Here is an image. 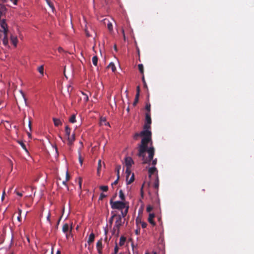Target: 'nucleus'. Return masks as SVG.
Wrapping results in <instances>:
<instances>
[{
  "label": "nucleus",
  "instance_id": "nucleus-1",
  "mask_svg": "<svg viewBox=\"0 0 254 254\" xmlns=\"http://www.w3.org/2000/svg\"><path fill=\"white\" fill-rule=\"evenodd\" d=\"M151 135L150 130L143 129L140 133H135L133 136L135 140H137L140 136L142 137L141 143L138 145L137 156L142 158L143 163H149L154 155L155 149L152 146Z\"/></svg>",
  "mask_w": 254,
  "mask_h": 254
},
{
  "label": "nucleus",
  "instance_id": "nucleus-2",
  "mask_svg": "<svg viewBox=\"0 0 254 254\" xmlns=\"http://www.w3.org/2000/svg\"><path fill=\"white\" fill-rule=\"evenodd\" d=\"M0 26L1 28L2 29L3 33V38L2 39L3 44L5 46H7L8 43L7 34L8 32V27L7 23L5 22L4 19H2L0 21Z\"/></svg>",
  "mask_w": 254,
  "mask_h": 254
},
{
  "label": "nucleus",
  "instance_id": "nucleus-3",
  "mask_svg": "<svg viewBox=\"0 0 254 254\" xmlns=\"http://www.w3.org/2000/svg\"><path fill=\"white\" fill-rule=\"evenodd\" d=\"M110 203L113 209L123 210L126 207V203L122 201H113V199H111Z\"/></svg>",
  "mask_w": 254,
  "mask_h": 254
},
{
  "label": "nucleus",
  "instance_id": "nucleus-4",
  "mask_svg": "<svg viewBox=\"0 0 254 254\" xmlns=\"http://www.w3.org/2000/svg\"><path fill=\"white\" fill-rule=\"evenodd\" d=\"M151 124V119L150 116V113H146L145 114V123L143 126V129L148 130H150Z\"/></svg>",
  "mask_w": 254,
  "mask_h": 254
},
{
  "label": "nucleus",
  "instance_id": "nucleus-5",
  "mask_svg": "<svg viewBox=\"0 0 254 254\" xmlns=\"http://www.w3.org/2000/svg\"><path fill=\"white\" fill-rule=\"evenodd\" d=\"M123 225L122 216L120 215H117L116 216V220L115 222V224L114 227V230L117 231V233L119 234L120 231V228L121 226Z\"/></svg>",
  "mask_w": 254,
  "mask_h": 254
},
{
  "label": "nucleus",
  "instance_id": "nucleus-6",
  "mask_svg": "<svg viewBox=\"0 0 254 254\" xmlns=\"http://www.w3.org/2000/svg\"><path fill=\"white\" fill-rule=\"evenodd\" d=\"M133 164V161L131 157H128L125 158V164L127 167L131 168V165Z\"/></svg>",
  "mask_w": 254,
  "mask_h": 254
},
{
  "label": "nucleus",
  "instance_id": "nucleus-7",
  "mask_svg": "<svg viewBox=\"0 0 254 254\" xmlns=\"http://www.w3.org/2000/svg\"><path fill=\"white\" fill-rule=\"evenodd\" d=\"M154 217H155V214L154 213H150L149 215L148 218V222L153 225H155V223L153 220Z\"/></svg>",
  "mask_w": 254,
  "mask_h": 254
},
{
  "label": "nucleus",
  "instance_id": "nucleus-8",
  "mask_svg": "<svg viewBox=\"0 0 254 254\" xmlns=\"http://www.w3.org/2000/svg\"><path fill=\"white\" fill-rule=\"evenodd\" d=\"M10 41L11 43L15 46L16 47L17 44L18 42L17 38L16 36L11 35L10 36Z\"/></svg>",
  "mask_w": 254,
  "mask_h": 254
},
{
  "label": "nucleus",
  "instance_id": "nucleus-9",
  "mask_svg": "<svg viewBox=\"0 0 254 254\" xmlns=\"http://www.w3.org/2000/svg\"><path fill=\"white\" fill-rule=\"evenodd\" d=\"M157 168L155 167H152L149 168L148 169L149 177H151V175L154 174L155 173H157Z\"/></svg>",
  "mask_w": 254,
  "mask_h": 254
},
{
  "label": "nucleus",
  "instance_id": "nucleus-10",
  "mask_svg": "<svg viewBox=\"0 0 254 254\" xmlns=\"http://www.w3.org/2000/svg\"><path fill=\"white\" fill-rule=\"evenodd\" d=\"M95 239V235L93 233H91L88 238V240L87 241V242L89 245H90L92 244L94 241Z\"/></svg>",
  "mask_w": 254,
  "mask_h": 254
},
{
  "label": "nucleus",
  "instance_id": "nucleus-11",
  "mask_svg": "<svg viewBox=\"0 0 254 254\" xmlns=\"http://www.w3.org/2000/svg\"><path fill=\"white\" fill-rule=\"evenodd\" d=\"M68 144L71 145L75 140V134L73 133L71 136H69L67 138Z\"/></svg>",
  "mask_w": 254,
  "mask_h": 254
},
{
  "label": "nucleus",
  "instance_id": "nucleus-12",
  "mask_svg": "<svg viewBox=\"0 0 254 254\" xmlns=\"http://www.w3.org/2000/svg\"><path fill=\"white\" fill-rule=\"evenodd\" d=\"M53 122H54V125L56 126V127H58L60 125H62V123L61 121V120L59 119H57V118H53Z\"/></svg>",
  "mask_w": 254,
  "mask_h": 254
},
{
  "label": "nucleus",
  "instance_id": "nucleus-13",
  "mask_svg": "<svg viewBox=\"0 0 254 254\" xmlns=\"http://www.w3.org/2000/svg\"><path fill=\"white\" fill-rule=\"evenodd\" d=\"M125 208H126V209L124 211L123 210H123H121L122 216L123 217H126V216L127 215V213L128 212V208H129L128 205L126 206V207Z\"/></svg>",
  "mask_w": 254,
  "mask_h": 254
},
{
  "label": "nucleus",
  "instance_id": "nucleus-14",
  "mask_svg": "<svg viewBox=\"0 0 254 254\" xmlns=\"http://www.w3.org/2000/svg\"><path fill=\"white\" fill-rule=\"evenodd\" d=\"M70 128L68 126H66L65 127V136H66L67 138L70 136Z\"/></svg>",
  "mask_w": 254,
  "mask_h": 254
},
{
  "label": "nucleus",
  "instance_id": "nucleus-15",
  "mask_svg": "<svg viewBox=\"0 0 254 254\" xmlns=\"http://www.w3.org/2000/svg\"><path fill=\"white\" fill-rule=\"evenodd\" d=\"M48 5L52 9V11L54 12L55 10V8L53 3L50 1V0H45Z\"/></svg>",
  "mask_w": 254,
  "mask_h": 254
},
{
  "label": "nucleus",
  "instance_id": "nucleus-16",
  "mask_svg": "<svg viewBox=\"0 0 254 254\" xmlns=\"http://www.w3.org/2000/svg\"><path fill=\"white\" fill-rule=\"evenodd\" d=\"M159 185V179H158V176H157L155 181V182L153 185V187L155 189L157 190L158 189Z\"/></svg>",
  "mask_w": 254,
  "mask_h": 254
},
{
  "label": "nucleus",
  "instance_id": "nucleus-17",
  "mask_svg": "<svg viewBox=\"0 0 254 254\" xmlns=\"http://www.w3.org/2000/svg\"><path fill=\"white\" fill-rule=\"evenodd\" d=\"M96 247H97V249H102L103 248L102 240V239H100V240H99L97 242V243H96Z\"/></svg>",
  "mask_w": 254,
  "mask_h": 254
},
{
  "label": "nucleus",
  "instance_id": "nucleus-18",
  "mask_svg": "<svg viewBox=\"0 0 254 254\" xmlns=\"http://www.w3.org/2000/svg\"><path fill=\"white\" fill-rule=\"evenodd\" d=\"M157 158H155L154 159H153V158H152V159H151L150 160V161L147 164H151L153 166V167H154L156 164H157ZM142 163L143 164V163L142 162ZM145 163H144V164H145Z\"/></svg>",
  "mask_w": 254,
  "mask_h": 254
},
{
  "label": "nucleus",
  "instance_id": "nucleus-19",
  "mask_svg": "<svg viewBox=\"0 0 254 254\" xmlns=\"http://www.w3.org/2000/svg\"><path fill=\"white\" fill-rule=\"evenodd\" d=\"M69 227L67 223L64 224L63 227V231L64 233H66L68 230Z\"/></svg>",
  "mask_w": 254,
  "mask_h": 254
},
{
  "label": "nucleus",
  "instance_id": "nucleus-20",
  "mask_svg": "<svg viewBox=\"0 0 254 254\" xmlns=\"http://www.w3.org/2000/svg\"><path fill=\"white\" fill-rule=\"evenodd\" d=\"M108 68H111L113 72H115L116 70V66L114 63H111L108 66Z\"/></svg>",
  "mask_w": 254,
  "mask_h": 254
},
{
  "label": "nucleus",
  "instance_id": "nucleus-21",
  "mask_svg": "<svg viewBox=\"0 0 254 254\" xmlns=\"http://www.w3.org/2000/svg\"><path fill=\"white\" fill-rule=\"evenodd\" d=\"M119 197L122 201L125 200V196L122 190H120L119 191Z\"/></svg>",
  "mask_w": 254,
  "mask_h": 254
},
{
  "label": "nucleus",
  "instance_id": "nucleus-22",
  "mask_svg": "<svg viewBox=\"0 0 254 254\" xmlns=\"http://www.w3.org/2000/svg\"><path fill=\"white\" fill-rule=\"evenodd\" d=\"M128 178H127V184H130L131 183H132L134 180V174H132V176L131 178L129 179V180H128Z\"/></svg>",
  "mask_w": 254,
  "mask_h": 254
},
{
  "label": "nucleus",
  "instance_id": "nucleus-23",
  "mask_svg": "<svg viewBox=\"0 0 254 254\" xmlns=\"http://www.w3.org/2000/svg\"><path fill=\"white\" fill-rule=\"evenodd\" d=\"M121 169V165H117L116 167V171L117 172V177H118V179H120V170Z\"/></svg>",
  "mask_w": 254,
  "mask_h": 254
},
{
  "label": "nucleus",
  "instance_id": "nucleus-24",
  "mask_svg": "<svg viewBox=\"0 0 254 254\" xmlns=\"http://www.w3.org/2000/svg\"><path fill=\"white\" fill-rule=\"evenodd\" d=\"M138 68L139 71H140V72L143 75V73H144V69H143V64H139L138 65Z\"/></svg>",
  "mask_w": 254,
  "mask_h": 254
},
{
  "label": "nucleus",
  "instance_id": "nucleus-25",
  "mask_svg": "<svg viewBox=\"0 0 254 254\" xmlns=\"http://www.w3.org/2000/svg\"><path fill=\"white\" fill-rule=\"evenodd\" d=\"M92 61L93 64L94 65L96 66L97 65V63H98V58H97V56H94L92 58Z\"/></svg>",
  "mask_w": 254,
  "mask_h": 254
},
{
  "label": "nucleus",
  "instance_id": "nucleus-26",
  "mask_svg": "<svg viewBox=\"0 0 254 254\" xmlns=\"http://www.w3.org/2000/svg\"><path fill=\"white\" fill-rule=\"evenodd\" d=\"M18 142L21 145L22 148L27 152L28 150L26 148V145H25V144L22 141H18Z\"/></svg>",
  "mask_w": 254,
  "mask_h": 254
},
{
  "label": "nucleus",
  "instance_id": "nucleus-27",
  "mask_svg": "<svg viewBox=\"0 0 254 254\" xmlns=\"http://www.w3.org/2000/svg\"><path fill=\"white\" fill-rule=\"evenodd\" d=\"M126 240V238L124 236H122L120 238V245L123 246V245H124Z\"/></svg>",
  "mask_w": 254,
  "mask_h": 254
},
{
  "label": "nucleus",
  "instance_id": "nucleus-28",
  "mask_svg": "<svg viewBox=\"0 0 254 254\" xmlns=\"http://www.w3.org/2000/svg\"><path fill=\"white\" fill-rule=\"evenodd\" d=\"M38 71L42 75L44 74V66L43 65H41L38 68Z\"/></svg>",
  "mask_w": 254,
  "mask_h": 254
},
{
  "label": "nucleus",
  "instance_id": "nucleus-29",
  "mask_svg": "<svg viewBox=\"0 0 254 254\" xmlns=\"http://www.w3.org/2000/svg\"><path fill=\"white\" fill-rule=\"evenodd\" d=\"M69 121L71 123H74L75 122H76V119H75V115H72L69 120Z\"/></svg>",
  "mask_w": 254,
  "mask_h": 254
},
{
  "label": "nucleus",
  "instance_id": "nucleus-30",
  "mask_svg": "<svg viewBox=\"0 0 254 254\" xmlns=\"http://www.w3.org/2000/svg\"><path fill=\"white\" fill-rule=\"evenodd\" d=\"M99 188L101 190L104 191H107L108 190V187L107 186H101Z\"/></svg>",
  "mask_w": 254,
  "mask_h": 254
},
{
  "label": "nucleus",
  "instance_id": "nucleus-31",
  "mask_svg": "<svg viewBox=\"0 0 254 254\" xmlns=\"http://www.w3.org/2000/svg\"><path fill=\"white\" fill-rule=\"evenodd\" d=\"M126 173L127 174V178H128L130 174V173H131L130 167H127V169L126 170Z\"/></svg>",
  "mask_w": 254,
  "mask_h": 254
},
{
  "label": "nucleus",
  "instance_id": "nucleus-32",
  "mask_svg": "<svg viewBox=\"0 0 254 254\" xmlns=\"http://www.w3.org/2000/svg\"><path fill=\"white\" fill-rule=\"evenodd\" d=\"M101 160H98V168H97V172L99 174V172L101 170Z\"/></svg>",
  "mask_w": 254,
  "mask_h": 254
},
{
  "label": "nucleus",
  "instance_id": "nucleus-33",
  "mask_svg": "<svg viewBox=\"0 0 254 254\" xmlns=\"http://www.w3.org/2000/svg\"><path fill=\"white\" fill-rule=\"evenodd\" d=\"M151 105L150 104H147L145 106V109L148 111L147 113L150 112Z\"/></svg>",
  "mask_w": 254,
  "mask_h": 254
},
{
  "label": "nucleus",
  "instance_id": "nucleus-34",
  "mask_svg": "<svg viewBox=\"0 0 254 254\" xmlns=\"http://www.w3.org/2000/svg\"><path fill=\"white\" fill-rule=\"evenodd\" d=\"M107 26L109 31H112L113 30V25L111 22H109L107 24Z\"/></svg>",
  "mask_w": 254,
  "mask_h": 254
},
{
  "label": "nucleus",
  "instance_id": "nucleus-35",
  "mask_svg": "<svg viewBox=\"0 0 254 254\" xmlns=\"http://www.w3.org/2000/svg\"><path fill=\"white\" fill-rule=\"evenodd\" d=\"M116 216H117V214H114L112 215V217L110 218V219L109 220L110 223L112 224L114 218L115 217H116Z\"/></svg>",
  "mask_w": 254,
  "mask_h": 254
},
{
  "label": "nucleus",
  "instance_id": "nucleus-36",
  "mask_svg": "<svg viewBox=\"0 0 254 254\" xmlns=\"http://www.w3.org/2000/svg\"><path fill=\"white\" fill-rule=\"evenodd\" d=\"M152 209H153V207L151 206L148 205L147 206V208H146L147 212H150L151 211H152Z\"/></svg>",
  "mask_w": 254,
  "mask_h": 254
},
{
  "label": "nucleus",
  "instance_id": "nucleus-37",
  "mask_svg": "<svg viewBox=\"0 0 254 254\" xmlns=\"http://www.w3.org/2000/svg\"><path fill=\"white\" fill-rule=\"evenodd\" d=\"M119 251V248L117 246H116V247L114 248V252L112 254H117Z\"/></svg>",
  "mask_w": 254,
  "mask_h": 254
},
{
  "label": "nucleus",
  "instance_id": "nucleus-38",
  "mask_svg": "<svg viewBox=\"0 0 254 254\" xmlns=\"http://www.w3.org/2000/svg\"><path fill=\"white\" fill-rule=\"evenodd\" d=\"M142 80L143 83L144 87H147V85H146V83L145 80L144 75H142Z\"/></svg>",
  "mask_w": 254,
  "mask_h": 254
},
{
  "label": "nucleus",
  "instance_id": "nucleus-39",
  "mask_svg": "<svg viewBox=\"0 0 254 254\" xmlns=\"http://www.w3.org/2000/svg\"><path fill=\"white\" fill-rule=\"evenodd\" d=\"M106 197V195H105V194H104L103 193H101L100 195V197H99V199L100 200H102L104 198Z\"/></svg>",
  "mask_w": 254,
  "mask_h": 254
},
{
  "label": "nucleus",
  "instance_id": "nucleus-40",
  "mask_svg": "<svg viewBox=\"0 0 254 254\" xmlns=\"http://www.w3.org/2000/svg\"><path fill=\"white\" fill-rule=\"evenodd\" d=\"M78 184H79V189L81 190V186H82V179L80 178L79 179Z\"/></svg>",
  "mask_w": 254,
  "mask_h": 254
},
{
  "label": "nucleus",
  "instance_id": "nucleus-41",
  "mask_svg": "<svg viewBox=\"0 0 254 254\" xmlns=\"http://www.w3.org/2000/svg\"><path fill=\"white\" fill-rule=\"evenodd\" d=\"M79 161L80 164L82 165V163H83V159L82 158L80 154H79Z\"/></svg>",
  "mask_w": 254,
  "mask_h": 254
},
{
  "label": "nucleus",
  "instance_id": "nucleus-42",
  "mask_svg": "<svg viewBox=\"0 0 254 254\" xmlns=\"http://www.w3.org/2000/svg\"><path fill=\"white\" fill-rule=\"evenodd\" d=\"M21 93V95H22V99L23 100H24L25 103H26V98L24 96V94L23 93V92H22L21 91H20Z\"/></svg>",
  "mask_w": 254,
  "mask_h": 254
},
{
  "label": "nucleus",
  "instance_id": "nucleus-43",
  "mask_svg": "<svg viewBox=\"0 0 254 254\" xmlns=\"http://www.w3.org/2000/svg\"><path fill=\"white\" fill-rule=\"evenodd\" d=\"M138 102V99H134V101L132 104V105L135 107L136 104H137V103Z\"/></svg>",
  "mask_w": 254,
  "mask_h": 254
},
{
  "label": "nucleus",
  "instance_id": "nucleus-44",
  "mask_svg": "<svg viewBox=\"0 0 254 254\" xmlns=\"http://www.w3.org/2000/svg\"><path fill=\"white\" fill-rule=\"evenodd\" d=\"M8 0H0V5H3V4L6 2Z\"/></svg>",
  "mask_w": 254,
  "mask_h": 254
},
{
  "label": "nucleus",
  "instance_id": "nucleus-45",
  "mask_svg": "<svg viewBox=\"0 0 254 254\" xmlns=\"http://www.w3.org/2000/svg\"><path fill=\"white\" fill-rule=\"evenodd\" d=\"M119 179H118V177H117V180H115V181L114 182V183H113L112 184V186H113V185H117V184L118 183V181H119Z\"/></svg>",
  "mask_w": 254,
  "mask_h": 254
},
{
  "label": "nucleus",
  "instance_id": "nucleus-46",
  "mask_svg": "<svg viewBox=\"0 0 254 254\" xmlns=\"http://www.w3.org/2000/svg\"><path fill=\"white\" fill-rule=\"evenodd\" d=\"M143 185H142L141 188V190H140V194H141V196L142 198L143 197Z\"/></svg>",
  "mask_w": 254,
  "mask_h": 254
},
{
  "label": "nucleus",
  "instance_id": "nucleus-47",
  "mask_svg": "<svg viewBox=\"0 0 254 254\" xmlns=\"http://www.w3.org/2000/svg\"><path fill=\"white\" fill-rule=\"evenodd\" d=\"M69 178H70L69 175L68 173V172H66V178H65L66 181H68L69 179Z\"/></svg>",
  "mask_w": 254,
  "mask_h": 254
},
{
  "label": "nucleus",
  "instance_id": "nucleus-48",
  "mask_svg": "<svg viewBox=\"0 0 254 254\" xmlns=\"http://www.w3.org/2000/svg\"><path fill=\"white\" fill-rule=\"evenodd\" d=\"M85 34H86V35L87 37H89L91 36V35H90L89 32L88 31V30L87 29L85 30Z\"/></svg>",
  "mask_w": 254,
  "mask_h": 254
},
{
  "label": "nucleus",
  "instance_id": "nucleus-49",
  "mask_svg": "<svg viewBox=\"0 0 254 254\" xmlns=\"http://www.w3.org/2000/svg\"><path fill=\"white\" fill-rule=\"evenodd\" d=\"M14 5H16L18 0H10Z\"/></svg>",
  "mask_w": 254,
  "mask_h": 254
},
{
  "label": "nucleus",
  "instance_id": "nucleus-50",
  "mask_svg": "<svg viewBox=\"0 0 254 254\" xmlns=\"http://www.w3.org/2000/svg\"><path fill=\"white\" fill-rule=\"evenodd\" d=\"M97 251L99 254H102V249H97Z\"/></svg>",
  "mask_w": 254,
  "mask_h": 254
},
{
  "label": "nucleus",
  "instance_id": "nucleus-51",
  "mask_svg": "<svg viewBox=\"0 0 254 254\" xmlns=\"http://www.w3.org/2000/svg\"><path fill=\"white\" fill-rule=\"evenodd\" d=\"M146 226H147V224L145 223H142L141 224V226L143 228H146Z\"/></svg>",
  "mask_w": 254,
  "mask_h": 254
},
{
  "label": "nucleus",
  "instance_id": "nucleus-52",
  "mask_svg": "<svg viewBox=\"0 0 254 254\" xmlns=\"http://www.w3.org/2000/svg\"><path fill=\"white\" fill-rule=\"evenodd\" d=\"M28 126H29V127L30 128V130H31V127H32V123H31V122L30 121H29V122Z\"/></svg>",
  "mask_w": 254,
  "mask_h": 254
},
{
  "label": "nucleus",
  "instance_id": "nucleus-53",
  "mask_svg": "<svg viewBox=\"0 0 254 254\" xmlns=\"http://www.w3.org/2000/svg\"><path fill=\"white\" fill-rule=\"evenodd\" d=\"M82 94L83 95H85V98L84 99V100L86 101H87L88 100V96L86 95V94H85L84 93H82Z\"/></svg>",
  "mask_w": 254,
  "mask_h": 254
},
{
  "label": "nucleus",
  "instance_id": "nucleus-54",
  "mask_svg": "<svg viewBox=\"0 0 254 254\" xmlns=\"http://www.w3.org/2000/svg\"><path fill=\"white\" fill-rule=\"evenodd\" d=\"M139 93H136L135 99H139Z\"/></svg>",
  "mask_w": 254,
  "mask_h": 254
},
{
  "label": "nucleus",
  "instance_id": "nucleus-55",
  "mask_svg": "<svg viewBox=\"0 0 254 254\" xmlns=\"http://www.w3.org/2000/svg\"><path fill=\"white\" fill-rule=\"evenodd\" d=\"M17 220L19 222H21V215H18V216L17 217Z\"/></svg>",
  "mask_w": 254,
  "mask_h": 254
},
{
  "label": "nucleus",
  "instance_id": "nucleus-56",
  "mask_svg": "<svg viewBox=\"0 0 254 254\" xmlns=\"http://www.w3.org/2000/svg\"><path fill=\"white\" fill-rule=\"evenodd\" d=\"M122 33L123 34V37H124V40H126V36H125V32H124V29H122Z\"/></svg>",
  "mask_w": 254,
  "mask_h": 254
},
{
  "label": "nucleus",
  "instance_id": "nucleus-57",
  "mask_svg": "<svg viewBox=\"0 0 254 254\" xmlns=\"http://www.w3.org/2000/svg\"><path fill=\"white\" fill-rule=\"evenodd\" d=\"M58 51L59 52H62V51H64L63 49L62 48V47H59L58 48Z\"/></svg>",
  "mask_w": 254,
  "mask_h": 254
},
{
  "label": "nucleus",
  "instance_id": "nucleus-58",
  "mask_svg": "<svg viewBox=\"0 0 254 254\" xmlns=\"http://www.w3.org/2000/svg\"><path fill=\"white\" fill-rule=\"evenodd\" d=\"M139 92H140V88H139V86H138L137 87V89H136V93H139Z\"/></svg>",
  "mask_w": 254,
  "mask_h": 254
},
{
  "label": "nucleus",
  "instance_id": "nucleus-59",
  "mask_svg": "<svg viewBox=\"0 0 254 254\" xmlns=\"http://www.w3.org/2000/svg\"><path fill=\"white\" fill-rule=\"evenodd\" d=\"M140 230H136L135 231V234L138 235L139 234Z\"/></svg>",
  "mask_w": 254,
  "mask_h": 254
},
{
  "label": "nucleus",
  "instance_id": "nucleus-60",
  "mask_svg": "<svg viewBox=\"0 0 254 254\" xmlns=\"http://www.w3.org/2000/svg\"><path fill=\"white\" fill-rule=\"evenodd\" d=\"M16 194H17L18 195H19V196H22V193H20V192H16Z\"/></svg>",
  "mask_w": 254,
  "mask_h": 254
},
{
  "label": "nucleus",
  "instance_id": "nucleus-61",
  "mask_svg": "<svg viewBox=\"0 0 254 254\" xmlns=\"http://www.w3.org/2000/svg\"><path fill=\"white\" fill-rule=\"evenodd\" d=\"M22 213V210L21 209H18V215H21Z\"/></svg>",
  "mask_w": 254,
  "mask_h": 254
},
{
  "label": "nucleus",
  "instance_id": "nucleus-62",
  "mask_svg": "<svg viewBox=\"0 0 254 254\" xmlns=\"http://www.w3.org/2000/svg\"><path fill=\"white\" fill-rule=\"evenodd\" d=\"M67 181H66V180H65V181H64L63 182V184L65 186H66V182H67Z\"/></svg>",
  "mask_w": 254,
  "mask_h": 254
},
{
  "label": "nucleus",
  "instance_id": "nucleus-63",
  "mask_svg": "<svg viewBox=\"0 0 254 254\" xmlns=\"http://www.w3.org/2000/svg\"><path fill=\"white\" fill-rule=\"evenodd\" d=\"M47 220H48V221H50V214H49V215H48V216H47Z\"/></svg>",
  "mask_w": 254,
  "mask_h": 254
},
{
  "label": "nucleus",
  "instance_id": "nucleus-64",
  "mask_svg": "<svg viewBox=\"0 0 254 254\" xmlns=\"http://www.w3.org/2000/svg\"><path fill=\"white\" fill-rule=\"evenodd\" d=\"M101 121L102 122H106V120H105V119H101Z\"/></svg>",
  "mask_w": 254,
  "mask_h": 254
}]
</instances>
